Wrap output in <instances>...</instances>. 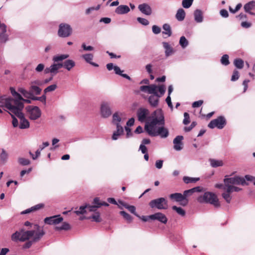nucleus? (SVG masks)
<instances>
[{"instance_id":"1","label":"nucleus","mask_w":255,"mask_h":255,"mask_svg":"<svg viewBox=\"0 0 255 255\" xmlns=\"http://www.w3.org/2000/svg\"><path fill=\"white\" fill-rule=\"evenodd\" d=\"M45 232L43 227L37 224L33 226L32 229L29 231L21 230L17 231L11 236V240L13 241H20L24 242L32 238V241H29L23 246V249H28L32 245L33 242H38L44 235Z\"/></svg>"},{"instance_id":"2","label":"nucleus","mask_w":255,"mask_h":255,"mask_svg":"<svg viewBox=\"0 0 255 255\" xmlns=\"http://www.w3.org/2000/svg\"><path fill=\"white\" fill-rule=\"evenodd\" d=\"M20 104L22 103L13 98L6 97L5 96L0 97V107L6 108L10 113H13Z\"/></svg>"},{"instance_id":"3","label":"nucleus","mask_w":255,"mask_h":255,"mask_svg":"<svg viewBox=\"0 0 255 255\" xmlns=\"http://www.w3.org/2000/svg\"><path fill=\"white\" fill-rule=\"evenodd\" d=\"M23 108L24 105L22 103L20 104L18 106V108L12 113L19 118L20 120L19 128L20 129L27 128L29 127V122L25 118L23 114L22 113Z\"/></svg>"},{"instance_id":"4","label":"nucleus","mask_w":255,"mask_h":255,"mask_svg":"<svg viewBox=\"0 0 255 255\" xmlns=\"http://www.w3.org/2000/svg\"><path fill=\"white\" fill-rule=\"evenodd\" d=\"M199 202L209 203L213 205L215 207H219L220 206V202L218 200L217 196L214 193L211 192H206L203 196H200L198 198Z\"/></svg>"},{"instance_id":"5","label":"nucleus","mask_w":255,"mask_h":255,"mask_svg":"<svg viewBox=\"0 0 255 255\" xmlns=\"http://www.w3.org/2000/svg\"><path fill=\"white\" fill-rule=\"evenodd\" d=\"M225 184H226V187H228L230 186H234L235 185H247L245 179L243 177H241L238 176H236L233 177L225 178L224 180Z\"/></svg>"},{"instance_id":"6","label":"nucleus","mask_w":255,"mask_h":255,"mask_svg":"<svg viewBox=\"0 0 255 255\" xmlns=\"http://www.w3.org/2000/svg\"><path fill=\"white\" fill-rule=\"evenodd\" d=\"M158 91L160 95L158 94L152 95L148 98V102L151 106L156 107L158 105L159 98L164 95L165 92V87L164 85H161L158 87Z\"/></svg>"},{"instance_id":"7","label":"nucleus","mask_w":255,"mask_h":255,"mask_svg":"<svg viewBox=\"0 0 255 255\" xmlns=\"http://www.w3.org/2000/svg\"><path fill=\"white\" fill-rule=\"evenodd\" d=\"M149 205L151 208H156L158 209H166L168 208L167 202L163 197L152 200L149 203Z\"/></svg>"},{"instance_id":"8","label":"nucleus","mask_w":255,"mask_h":255,"mask_svg":"<svg viewBox=\"0 0 255 255\" xmlns=\"http://www.w3.org/2000/svg\"><path fill=\"white\" fill-rule=\"evenodd\" d=\"M72 28L67 23H62L59 25L58 35L60 37H67L72 33Z\"/></svg>"},{"instance_id":"9","label":"nucleus","mask_w":255,"mask_h":255,"mask_svg":"<svg viewBox=\"0 0 255 255\" xmlns=\"http://www.w3.org/2000/svg\"><path fill=\"white\" fill-rule=\"evenodd\" d=\"M227 124L226 120L224 117L219 116L217 119L212 120L208 125L210 128H217L219 129H222Z\"/></svg>"},{"instance_id":"10","label":"nucleus","mask_w":255,"mask_h":255,"mask_svg":"<svg viewBox=\"0 0 255 255\" xmlns=\"http://www.w3.org/2000/svg\"><path fill=\"white\" fill-rule=\"evenodd\" d=\"M157 124H164V117L162 116L159 119L153 118L148 125L146 124L145 126V129L149 135L150 132H153L155 130V126Z\"/></svg>"},{"instance_id":"11","label":"nucleus","mask_w":255,"mask_h":255,"mask_svg":"<svg viewBox=\"0 0 255 255\" xmlns=\"http://www.w3.org/2000/svg\"><path fill=\"white\" fill-rule=\"evenodd\" d=\"M27 112L29 115V118L31 120L38 119L41 115V110L37 106H28Z\"/></svg>"},{"instance_id":"12","label":"nucleus","mask_w":255,"mask_h":255,"mask_svg":"<svg viewBox=\"0 0 255 255\" xmlns=\"http://www.w3.org/2000/svg\"><path fill=\"white\" fill-rule=\"evenodd\" d=\"M63 218L60 215H56L46 217L44 219V223L48 225H57L61 223Z\"/></svg>"},{"instance_id":"13","label":"nucleus","mask_w":255,"mask_h":255,"mask_svg":"<svg viewBox=\"0 0 255 255\" xmlns=\"http://www.w3.org/2000/svg\"><path fill=\"white\" fill-rule=\"evenodd\" d=\"M168 134L169 132L168 129L164 127H159L157 131L155 130L154 131L149 133L150 136H156L160 135L162 138L167 137Z\"/></svg>"},{"instance_id":"14","label":"nucleus","mask_w":255,"mask_h":255,"mask_svg":"<svg viewBox=\"0 0 255 255\" xmlns=\"http://www.w3.org/2000/svg\"><path fill=\"white\" fill-rule=\"evenodd\" d=\"M149 219L152 220H157L159 222L166 224L167 222V218L166 216L160 212H157L149 216Z\"/></svg>"},{"instance_id":"15","label":"nucleus","mask_w":255,"mask_h":255,"mask_svg":"<svg viewBox=\"0 0 255 255\" xmlns=\"http://www.w3.org/2000/svg\"><path fill=\"white\" fill-rule=\"evenodd\" d=\"M149 114V111L145 108H139L137 112L138 120L140 122H143L146 118V116Z\"/></svg>"},{"instance_id":"16","label":"nucleus","mask_w":255,"mask_h":255,"mask_svg":"<svg viewBox=\"0 0 255 255\" xmlns=\"http://www.w3.org/2000/svg\"><path fill=\"white\" fill-rule=\"evenodd\" d=\"M246 12L251 15H255V1H251L246 3L244 6Z\"/></svg>"},{"instance_id":"17","label":"nucleus","mask_w":255,"mask_h":255,"mask_svg":"<svg viewBox=\"0 0 255 255\" xmlns=\"http://www.w3.org/2000/svg\"><path fill=\"white\" fill-rule=\"evenodd\" d=\"M101 112L102 116L104 118H107L112 114L109 105L108 103H103L101 105Z\"/></svg>"},{"instance_id":"18","label":"nucleus","mask_w":255,"mask_h":255,"mask_svg":"<svg viewBox=\"0 0 255 255\" xmlns=\"http://www.w3.org/2000/svg\"><path fill=\"white\" fill-rule=\"evenodd\" d=\"M138 8L142 13L145 15H150L152 13L151 7L146 3L139 4Z\"/></svg>"},{"instance_id":"19","label":"nucleus","mask_w":255,"mask_h":255,"mask_svg":"<svg viewBox=\"0 0 255 255\" xmlns=\"http://www.w3.org/2000/svg\"><path fill=\"white\" fill-rule=\"evenodd\" d=\"M183 139V136L182 135L177 136L173 140L174 148L176 150H180L183 148V143L182 140Z\"/></svg>"},{"instance_id":"20","label":"nucleus","mask_w":255,"mask_h":255,"mask_svg":"<svg viewBox=\"0 0 255 255\" xmlns=\"http://www.w3.org/2000/svg\"><path fill=\"white\" fill-rule=\"evenodd\" d=\"M129 10L130 9L128 6L121 5L116 8L115 12L119 14H123L128 13Z\"/></svg>"},{"instance_id":"21","label":"nucleus","mask_w":255,"mask_h":255,"mask_svg":"<svg viewBox=\"0 0 255 255\" xmlns=\"http://www.w3.org/2000/svg\"><path fill=\"white\" fill-rule=\"evenodd\" d=\"M162 45L165 49V53L166 57H168L173 53V49L168 43L163 42Z\"/></svg>"},{"instance_id":"22","label":"nucleus","mask_w":255,"mask_h":255,"mask_svg":"<svg viewBox=\"0 0 255 255\" xmlns=\"http://www.w3.org/2000/svg\"><path fill=\"white\" fill-rule=\"evenodd\" d=\"M63 67L70 71L75 66V62L72 60H66L62 63Z\"/></svg>"},{"instance_id":"23","label":"nucleus","mask_w":255,"mask_h":255,"mask_svg":"<svg viewBox=\"0 0 255 255\" xmlns=\"http://www.w3.org/2000/svg\"><path fill=\"white\" fill-rule=\"evenodd\" d=\"M44 207V204H39L36 205L34 206L31 207L30 208L27 209L21 212L22 214H28L31 212L35 211L38 210L41 208H42Z\"/></svg>"},{"instance_id":"24","label":"nucleus","mask_w":255,"mask_h":255,"mask_svg":"<svg viewBox=\"0 0 255 255\" xmlns=\"http://www.w3.org/2000/svg\"><path fill=\"white\" fill-rule=\"evenodd\" d=\"M185 11L183 8H179L178 9L177 13L175 15L176 18L178 21H183L185 17Z\"/></svg>"},{"instance_id":"25","label":"nucleus","mask_w":255,"mask_h":255,"mask_svg":"<svg viewBox=\"0 0 255 255\" xmlns=\"http://www.w3.org/2000/svg\"><path fill=\"white\" fill-rule=\"evenodd\" d=\"M29 90L32 95H40L42 89L38 86H35L34 85H30Z\"/></svg>"},{"instance_id":"26","label":"nucleus","mask_w":255,"mask_h":255,"mask_svg":"<svg viewBox=\"0 0 255 255\" xmlns=\"http://www.w3.org/2000/svg\"><path fill=\"white\" fill-rule=\"evenodd\" d=\"M195 20L197 22H201L203 21V13L200 9H196L194 13Z\"/></svg>"},{"instance_id":"27","label":"nucleus","mask_w":255,"mask_h":255,"mask_svg":"<svg viewBox=\"0 0 255 255\" xmlns=\"http://www.w3.org/2000/svg\"><path fill=\"white\" fill-rule=\"evenodd\" d=\"M209 162L211 166L214 168L222 166L224 165V162L222 160H216L210 158L209 159Z\"/></svg>"},{"instance_id":"28","label":"nucleus","mask_w":255,"mask_h":255,"mask_svg":"<svg viewBox=\"0 0 255 255\" xmlns=\"http://www.w3.org/2000/svg\"><path fill=\"white\" fill-rule=\"evenodd\" d=\"M201 190L200 187H196L194 188H193L192 189H190L189 190H185L183 192V195L186 197H188V196L191 195L193 193L197 192H201Z\"/></svg>"},{"instance_id":"29","label":"nucleus","mask_w":255,"mask_h":255,"mask_svg":"<svg viewBox=\"0 0 255 255\" xmlns=\"http://www.w3.org/2000/svg\"><path fill=\"white\" fill-rule=\"evenodd\" d=\"M231 193L232 192H228V187L225 186V190H224V192L222 193V195L223 198L228 203H230L232 199V197L230 195Z\"/></svg>"},{"instance_id":"30","label":"nucleus","mask_w":255,"mask_h":255,"mask_svg":"<svg viewBox=\"0 0 255 255\" xmlns=\"http://www.w3.org/2000/svg\"><path fill=\"white\" fill-rule=\"evenodd\" d=\"M50 67L52 70V75L53 76L58 72V70L63 67V65L62 63H54Z\"/></svg>"},{"instance_id":"31","label":"nucleus","mask_w":255,"mask_h":255,"mask_svg":"<svg viewBox=\"0 0 255 255\" xmlns=\"http://www.w3.org/2000/svg\"><path fill=\"white\" fill-rule=\"evenodd\" d=\"M102 202H100L99 199L98 198H96L94 200V203L95 204V205H92L88 207L89 208V212H94L97 209L100 207H101V205H99L100 204H101Z\"/></svg>"},{"instance_id":"32","label":"nucleus","mask_w":255,"mask_h":255,"mask_svg":"<svg viewBox=\"0 0 255 255\" xmlns=\"http://www.w3.org/2000/svg\"><path fill=\"white\" fill-rule=\"evenodd\" d=\"M184 195L179 193H175L170 195L169 197L172 200H174L176 202H179L183 199Z\"/></svg>"},{"instance_id":"33","label":"nucleus","mask_w":255,"mask_h":255,"mask_svg":"<svg viewBox=\"0 0 255 255\" xmlns=\"http://www.w3.org/2000/svg\"><path fill=\"white\" fill-rule=\"evenodd\" d=\"M18 91L22 94L25 98L32 100L33 95L31 94L29 90L27 91L23 88H19Z\"/></svg>"},{"instance_id":"34","label":"nucleus","mask_w":255,"mask_h":255,"mask_svg":"<svg viewBox=\"0 0 255 255\" xmlns=\"http://www.w3.org/2000/svg\"><path fill=\"white\" fill-rule=\"evenodd\" d=\"M71 229V226L67 222L63 223L61 226L55 227V230L56 231L65 230L67 231Z\"/></svg>"},{"instance_id":"35","label":"nucleus","mask_w":255,"mask_h":255,"mask_svg":"<svg viewBox=\"0 0 255 255\" xmlns=\"http://www.w3.org/2000/svg\"><path fill=\"white\" fill-rule=\"evenodd\" d=\"M89 206L90 205H89L82 206L80 207L79 210L75 211V213L78 215L80 214H83L86 213L87 211H89V208H88Z\"/></svg>"},{"instance_id":"36","label":"nucleus","mask_w":255,"mask_h":255,"mask_svg":"<svg viewBox=\"0 0 255 255\" xmlns=\"http://www.w3.org/2000/svg\"><path fill=\"white\" fill-rule=\"evenodd\" d=\"M199 178H193L188 176H184L183 178V181L186 184H189L190 183H195L197 181H199Z\"/></svg>"},{"instance_id":"37","label":"nucleus","mask_w":255,"mask_h":255,"mask_svg":"<svg viewBox=\"0 0 255 255\" xmlns=\"http://www.w3.org/2000/svg\"><path fill=\"white\" fill-rule=\"evenodd\" d=\"M234 64L237 68L242 69L244 67V61L240 58L235 59Z\"/></svg>"},{"instance_id":"38","label":"nucleus","mask_w":255,"mask_h":255,"mask_svg":"<svg viewBox=\"0 0 255 255\" xmlns=\"http://www.w3.org/2000/svg\"><path fill=\"white\" fill-rule=\"evenodd\" d=\"M10 92L12 95L14 97V100H23L22 97L17 92L15 91V89L11 87L10 88Z\"/></svg>"},{"instance_id":"39","label":"nucleus","mask_w":255,"mask_h":255,"mask_svg":"<svg viewBox=\"0 0 255 255\" xmlns=\"http://www.w3.org/2000/svg\"><path fill=\"white\" fill-rule=\"evenodd\" d=\"M157 88L158 87L154 84L148 85V93L153 95L158 94L157 92Z\"/></svg>"},{"instance_id":"40","label":"nucleus","mask_w":255,"mask_h":255,"mask_svg":"<svg viewBox=\"0 0 255 255\" xmlns=\"http://www.w3.org/2000/svg\"><path fill=\"white\" fill-rule=\"evenodd\" d=\"M123 205L128 210V211L131 213L133 214L137 217L140 218L138 215H137L135 213V207L132 205H129L127 204L124 203Z\"/></svg>"},{"instance_id":"41","label":"nucleus","mask_w":255,"mask_h":255,"mask_svg":"<svg viewBox=\"0 0 255 255\" xmlns=\"http://www.w3.org/2000/svg\"><path fill=\"white\" fill-rule=\"evenodd\" d=\"M69 57V55L67 54H62L60 55H58L54 56L53 58V60L54 62H58L60 61H62L63 60L66 59Z\"/></svg>"},{"instance_id":"42","label":"nucleus","mask_w":255,"mask_h":255,"mask_svg":"<svg viewBox=\"0 0 255 255\" xmlns=\"http://www.w3.org/2000/svg\"><path fill=\"white\" fill-rule=\"evenodd\" d=\"M120 214L125 219L128 223H130L132 221V218L131 216L126 213L125 211H122L120 212Z\"/></svg>"},{"instance_id":"43","label":"nucleus","mask_w":255,"mask_h":255,"mask_svg":"<svg viewBox=\"0 0 255 255\" xmlns=\"http://www.w3.org/2000/svg\"><path fill=\"white\" fill-rule=\"evenodd\" d=\"M172 209L175 211L179 215L184 216L185 215V211L181 207H178L176 206H173L172 207Z\"/></svg>"},{"instance_id":"44","label":"nucleus","mask_w":255,"mask_h":255,"mask_svg":"<svg viewBox=\"0 0 255 255\" xmlns=\"http://www.w3.org/2000/svg\"><path fill=\"white\" fill-rule=\"evenodd\" d=\"M194 0H183L182 5L185 8H189L192 4Z\"/></svg>"},{"instance_id":"45","label":"nucleus","mask_w":255,"mask_h":255,"mask_svg":"<svg viewBox=\"0 0 255 255\" xmlns=\"http://www.w3.org/2000/svg\"><path fill=\"white\" fill-rule=\"evenodd\" d=\"M229 58V57L228 55H227V54L224 55L222 57L221 59V63L225 66L228 65L230 64Z\"/></svg>"},{"instance_id":"46","label":"nucleus","mask_w":255,"mask_h":255,"mask_svg":"<svg viewBox=\"0 0 255 255\" xmlns=\"http://www.w3.org/2000/svg\"><path fill=\"white\" fill-rule=\"evenodd\" d=\"M163 29L165 31H166V32H163V33H165L166 34H167L168 36H171L172 34L171 27L168 24H164L163 25Z\"/></svg>"},{"instance_id":"47","label":"nucleus","mask_w":255,"mask_h":255,"mask_svg":"<svg viewBox=\"0 0 255 255\" xmlns=\"http://www.w3.org/2000/svg\"><path fill=\"white\" fill-rule=\"evenodd\" d=\"M46 95L45 94L44 95H43L41 97H36V96L33 95V97L32 98V100L39 101L43 103L44 104V105L46 104Z\"/></svg>"},{"instance_id":"48","label":"nucleus","mask_w":255,"mask_h":255,"mask_svg":"<svg viewBox=\"0 0 255 255\" xmlns=\"http://www.w3.org/2000/svg\"><path fill=\"white\" fill-rule=\"evenodd\" d=\"M18 162L20 164L22 165H29L30 163V161L29 159L22 157L18 158Z\"/></svg>"},{"instance_id":"49","label":"nucleus","mask_w":255,"mask_h":255,"mask_svg":"<svg viewBox=\"0 0 255 255\" xmlns=\"http://www.w3.org/2000/svg\"><path fill=\"white\" fill-rule=\"evenodd\" d=\"M179 43L183 48H185L188 45V42L186 38L182 36L180 38Z\"/></svg>"},{"instance_id":"50","label":"nucleus","mask_w":255,"mask_h":255,"mask_svg":"<svg viewBox=\"0 0 255 255\" xmlns=\"http://www.w3.org/2000/svg\"><path fill=\"white\" fill-rule=\"evenodd\" d=\"M8 157V154L5 151L4 149H2V152L0 155V160L3 162H5L6 161Z\"/></svg>"},{"instance_id":"51","label":"nucleus","mask_w":255,"mask_h":255,"mask_svg":"<svg viewBox=\"0 0 255 255\" xmlns=\"http://www.w3.org/2000/svg\"><path fill=\"white\" fill-rule=\"evenodd\" d=\"M57 88V85L56 84H53L48 86L44 90V93L46 94L48 92L54 91Z\"/></svg>"},{"instance_id":"52","label":"nucleus","mask_w":255,"mask_h":255,"mask_svg":"<svg viewBox=\"0 0 255 255\" xmlns=\"http://www.w3.org/2000/svg\"><path fill=\"white\" fill-rule=\"evenodd\" d=\"M82 57L87 62L90 63L93 58V55L91 53L86 54L83 55Z\"/></svg>"},{"instance_id":"53","label":"nucleus","mask_w":255,"mask_h":255,"mask_svg":"<svg viewBox=\"0 0 255 255\" xmlns=\"http://www.w3.org/2000/svg\"><path fill=\"white\" fill-rule=\"evenodd\" d=\"M91 218L93 220V221L96 222H100L101 221V219L100 218V214L98 212L95 213L94 215H93L91 217L89 218Z\"/></svg>"},{"instance_id":"54","label":"nucleus","mask_w":255,"mask_h":255,"mask_svg":"<svg viewBox=\"0 0 255 255\" xmlns=\"http://www.w3.org/2000/svg\"><path fill=\"white\" fill-rule=\"evenodd\" d=\"M121 121V118L117 113H115L113 116V122L116 125V123H119Z\"/></svg>"},{"instance_id":"55","label":"nucleus","mask_w":255,"mask_h":255,"mask_svg":"<svg viewBox=\"0 0 255 255\" xmlns=\"http://www.w3.org/2000/svg\"><path fill=\"white\" fill-rule=\"evenodd\" d=\"M184 119L183 120V123L186 125H188L190 122L189 114L186 112L184 113Z\"/></svg>"},{"instance_id":"56","label":"nucleus","mask_w":255,"mask_h":255,"mask_svg":"<svg viewBox=\"0 0 255 255\" xmlns=\"http://www.w3.org/2000/svg\"><path fill=\"white\" fill-rule=\"evenodd\" d=\"M242 190L241 188L235 186H228V192H239Z\"/></svg>"},{"instance_id":"57","label":"nucleus","mask_w":255,"mask_h":255,"mask_svg":"<svg viewBox=\"0 0 255 255\" xmlns=\"http://www.w3.org/2000/svg\"><path fill=\"white\" fill-rule=\"evenodd\" d=\"M137 20L143 25H147L149 24V21L145 18L137 17Z\"/></svg>"},{"instance_id":"58","label":"nucleus","mask_w":255,"mask_h":255,"mask_svg":"<svg viewBox=\"0 0 255 255\" xmlns=\"http://www.w3.org/2000/svg\"><path fill=\"white\" fill-rule=\"evenodd\" d=\"M239 78V72L237 70H234L232 75L231 80L235 81L237 80Z\"/></svg>"},{"instance_id":"59","label":"nucleus","mask_w":255,"mask_h":255,"mask_svg":"<svg viewBox=\"0 0 255 255\" xmlns=\"http://www.w3.org/2000/svg\"><path fill=\"white\" fill-rule=\"evenodd\" d=\"M9 113L11 115V118L12 119V124L14 127H17L18 125V122L17 120L16 119V118L14 116V114L12 113H10V112H9Z\"/></svg>"},{"instance_id":"60","label":"nucleus","mask_w":255,"mask_h":255,"mask_svg":"<svg viewBox=\"0 0 255 255\" xmlns=\"http://www.w3.org/2000/svg\"><path fill=\"white\" fill-rule=\"evenodd\" d=\"M117 126V130L115 131L117 133L120 134V135L122 134L124 132V129L123 127L120 125L119 123H116Z\"/></svg>"},{"instance_id":"61","label":"nucleus","mask_w":255,"mask_h":255,"mask_svg":"<svg viewBox=\"0 0 255 255\" xmlns=\"http://www.w3.org/2000/svg\"><path fill=\"white\" fill-rule=\"evenodd\" d=\"M45 66L43 64H39L35 68V71L37 72H41L44 69Z\"/></svg>"},{"instance_id":"62","label":"nucleus","mask_w":255,"mask_h":255,"mask_svg":"<svg viewBox=\"0 0 255 255\" xmlns=\"http://www.w3.org/2000/svg\"><path fill=\"white\" fill-rule=\"evenodd\" d=\"M196 125L197 123L195 122H193L189 127L184 128V130L186 132L190 131L193 128L196 126Z\"/></svg>"},{"instance_id":"63","label":"nucleus","mask_w":255,"mask_h":255,"mask_svg":"<svg viewBox=\"0 0 255 255\" xmlns=\"http://www.w3.org/2000/svg\"><path fill=\"white\" fill-rule=\"evenodd\" d=\"M203 103V100H199L198 101L194 102L192 104V107L193 108H198L200 107Z\"/></svg>"},{"instance_id":"64","label":"nucleus","mask_w":255,"mask_h":255,"mask_svg":"<svg viewBox=\"0 0 255 255\" xmlns=\"http://www.w3.org/2000/svg\"><path fill=\"white\" fill-rule=\"evenodd\" d=\"M152 29L153 32L155 34H158L161 31L160 28L155 25L152 26Z\"/></svg>"}]
</instances>
